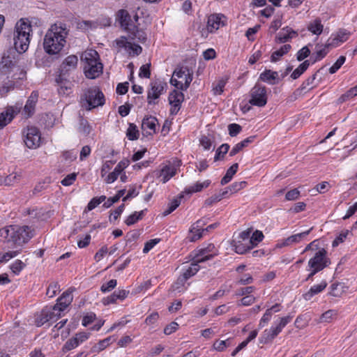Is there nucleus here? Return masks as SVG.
Returning <instances> with one entry per match:
<instances>
[{
	"label": "nucleus",
	"mask_w": 357,
	"mask_h": 357,
	"mask_svg": "<svg viewBox=\"0 0 357 357\" xmlns=\"http://www.w3.org/2000/svg\"><path fill=\"white\" fill-rule=\"evenodd\" d=\"M181 165V161L176 158L169 162V165L164 166L159 175L161 181L163 183L167 182L176 174L177 169L180 167Z\"/></svg>",
	"instance_id": "4468645a"
},
{
	"label": "nucleus",
	"mask_w": 357,
	"mask_h": 357,
	"mask_svg": "<svg viewBox=\"0 0 357 357\" xmlns=\"http://www.w3.org/2000/svg\"><path fill=\"white\" fill-rule=\"evenodd\" d=\"M186 282L187 281L180 275L176 281L172 285L171 290L176 294L184 292L188 289Z\"/></svg>",
	"instance_id": "2f4dec72"
},
{
	"label": "nucleus",
	"mask_w": 357,
	"mask_h": 357,
	"mask_svg": "<svg viewBox=\"0 0 357 357\" xmlns=\"http://www.w3.org/2000/svg\"><path fill=\"white\" fill-rule=\"evenodd\" d=\"M69 31L68 26L64 22H56L52 24L44 36L45 52L50 55L59 54L66 45Z\"/></svg>",
	"instance_id": "f257e3e1"
},
{
	"label": "nucleus",
	"mask_w": 357,
	"mask_h": 357,
	"mask_svg": "<svg viewBox=\"0 0 357 357\" xmlns=\"http://www.w3.org/2000/svg\"><path fill=\"white\" fill-rule=\"evenodd\" d=\"M246 185L245 181H240V182H234L230 186L227 188V189L230 191V192L235 193L238 190L243 189Z\"/></svg>",
	"instance_id": "bf43d9fd"
},
{
	"label": "nucleus",
	"mask_w": 357,
	"mask_h": 357,
	"mask_svg": "<svg viewBox=\"0 0 357 357\" xmlns=\"http://www.w3.org/2000/svg\"><path fill=\"white\" fill-rule=\"evenodd\" d=\"M259 79L271 85L278 84L280 81L278 72L271 70H265L261 73Z\"/></svg>",
	"instance_id": "b1692460"
},
{
	"label": "nucleus",
	"mask_w": 357,
	"mask_h": 357,
	"mask_svg": "<svg viewBox=\"0 0 357 357\" xmlns=\"http://www.w3.org/2000/svg\"><path fill=\"white\" fill-rule=\"evenodd\" d=\"M73 296L72 295V291L70 289L66 291L63 294L57 299L59 305H61L63 309H66L67 307L73 301Z\"/></svg>",
	"instance_id": "72a5a7b5"
},
{
	"label": "nucleus",
	"mask_w": 357,
	"mask_h": 357,
	"mask_svg": "<svg viewBox=\"0 0 357 357\" xmlns=\"http://www.w3.org/2000/svg\"><path fill=\"white\" fill-rule=\"evenodd\" d=\"M199 264V262H196L194 260V261L191 263L190 265L183 268L182 273L181 275L187 281L199 271L200 268Z\"/></svg>",
	"instance_id": "a878e982"
},
{
	"label": "nucleus",
	"mask_w": 357,
	"mask_h": 357,
	"mask_svg": "<svg viewBox=\"0 0 357 357\" xmlns=\"http://www.w3.org/2000/svg\"><path fill=\"white\" fill-rule=\"evenodd\" d=\"M169 102L170 105L181 106L184 100V95L182 92L174 90L169 95Z\"/></svg>",
	"instance_id": "473e14b6"
},
{
	"label": "nucleus",
	"mask_w": 357,
	"mask_h": 357,
	"mask_svg": "<svg viewBox=\"0 0 357 357\" xmlns=\"http://www.w3.org/2000/svg\"><path fill=\"white\" fill-rule=\"evenodd\" d=\"M167 83L162 81H155L151 84V89L148 91L147 100L149 105L155 104L153 100L158 99L164 92Z\"/></svg>",
	"instance_id": "dca6fc26"
},
{
	"label": "nucleus",
	"mask_w": 357,
	"mask_h": 357,
	"mask_svg": "<svg viewBox=\"0 0 357 357\" xmlns=\"http://www.w3.org/2000/svg\"><path fill=\"white\" fill-rule=\"evenodd\" d=\"M150 67L151 63L142 65L139 68V76L140 77L149 78L151 76Z\"/></svg>",
	"instance_id": "680f3d73"
},
{
	"label": "nucleus",
	"mask_w": 357,
	"mask_h": 357,
	"mask_svg": "<svg viewBox=\"0 0 357 357\" xmlns=\"http://www.w3.org/2000/svg\"><path fill=\"white\" fill-rule=\"evenodd\" d=\"M31 32V25L28 20L21 19L16 23L13 35L14 47L16 52L23 53L27 50Z\"/></svg>",
	"instance_id": "7ed1b4c3"
},
{
	"label": "nucleus",
	"mask_w": 357,
	"mask_h": 357,
	"mask_svg": "<svg viewBox=\"0 0 357 357\" xmlns=\"http://www.w3.org/2000/svg\"><path fill=\"white\" fill-rule=\"evenodd\" d=\"M19 253V251H9L5 253H0V262H6L10 259L16 257Z\"/></svg>",
	"instance_id": "e2e57ef3"
},
{
	"label": "nucleus",
	"mask_w": 357,
	"mask_h": 357,
	"mask_svg": "<svg viewBox=\"0 0 357 357\" xmlns=\"http://www.w3.org/2000/svg\"><path fill=\"white\" fill-rule=\"evenodd\" d=\"M25 267L24 263H23L21 260L17 259L15 260L11 265L10 269L13 273L15 275H18L20 271Z\"/></svg>",
	"instance_id": "6e6d98bb"
},
{
	"label": "nucleus",
	"mask_w": 357,
	"mask_h": 357,
	"mask_svg": "<svg viewBox=\"0 0 357 357\" xmlns=\"http://www.w3.org/2000/svg\"><path fill=\"white\" fill-rule=\"evenodd\" d=\"M38 100V93L33 91L29 97L22 111V114L25 118H29L34 114Z\"/></svg>",
	"instance_id": "a211bd4d"
},
{
	"label": "nucleus",
	"mask_w": 357,
	"mask_h": 357,
	"mask_svg": "<svg viewBox=\"0 0 357 357\" xmlns=\"http://www.w3.org/2000/svg\"><path fill=\"white\" fill-rule=\"evenodd\" d=\"M211 184L210 180H206L203 182H197L193 185L186 188L183 192L186 194H192L198 192H201L203 189L206 188Z\"/></svg>",
	"instance_id": "c85d7f7f"
},
{
	"label": "nucleus",
	"mask_w": 357,
	"mask_h": 357,
	"mask_svg": "<svg viewBox=\"0 0 357 357\" xmlns=\"http://www.w3.org/2000/svg\"><path fill=\"white\" fill-rule=\"evenodd\" d=\"M307 29L313 34L320 35L323 31V25L321 20L317 19L309 24Z\"/></svg>",
	"instance_id": "ea45409f"
},
{
	"label": "nucleus",
	"mask_w": 357,
	"mask_h": 357,
	"mask_svg": "<svg viewBox=\"0 0 357 357\" xmlns=\"http://www.w3.org/2000/svg\"><path fill=\"white\" fill-rule=\"evenodd\" d=\"M218 255V250L212 243L208 244L206 247L201 248L196 251L193 260L202 263L213 259Z\"/></svg>",
	"instance_id": "ddd939ff"
},
{
	"label": "nucleus",
	"mask_w": 357,
	"mask_h": 357,
	"mask_svg": "<svg viewBox=\"0 0 357 357\" xmlns=\"http://www.w3.org/2000/svg\"><path fill=\"white\" fill-rule=\"evenodd\" d=\"M106 197L102 195L99 197H93L87 205V210L91 211L98 206L100 203L105 201Z\"/></svg>",
	"instance_id": "3c124183"
},
{
	"label": "nucleus",
	"mask_w": 357,
	"mask_h": 357,
	"mask_svg": "<svg viewBox=\"0 0 357 357\" xmlns=\"http://www.w3.org/2000/svg\"><path fill=\"white\" fill-rule=\"evenodd\" d=\"M350 33L345 29L340 30L333 38L331 42H329V45L331 47H337L341 43L347 41L349 39Z\"/></svg>",
	"instance_id": "bb28decb"
},
{
	"label": "nucleus",
	"mask_w": 357,
	"mask_h": 357,
	"mask_svg": "<svg viewBox=\"0 0 357 357\" xmlns=\"http://www.w3.org/2000/svg\"><path fill=\"white\" fill-rule=\"evenodd\" d=\"M60 290V286L57 282H52L47 289V295L50 298H52L56 296L57 291Z\"/></svg>",
	"instance_id": "4d7b16f0"
},
{
	"label": "nucleus",
	"mask_w": 357,
	"mask_h": 357,
	"mask_svg": "<svg viewBox=\"0 0 357 357\" xmlns=\"http://www.w3.org/2000/svg\"><path fill=\"white\" fill-rule=\"evenodd\" d=\"M116 47L119 49H124L130 56H135L139 55L142 52L140 45L128 41L126 37H121L115 40Z\"/></svg>",
	"instance_id": "f8f14e48"
},
{
	"label": "nucleus",
	"mask_w": 357,
	"mask_h": 357,
	"mask_svg": "<svg viewBox=\"0 0 357 357\" xmlns=\"http://www.w3.org/2000/svg\"><path fill=\"white\" fill-rule=\"evenodd\" d=\"M227 23V18L222 14H212L208 17L207 31L213 33L220 27L225 26Z\"/></svg>",
	"instance_id": "2eb2a0df"
},
{
	"label": "nucleus",
	"mask_w": 357,
	"mask_h": 357,
	"mask_svg": "<svg viewBox=\"0 0 357 357\" xmlns=\"http://www.w3.org/2000/svg\"><path fill=\"white\" fill-rule=\"evenodd\" d=\"M15 54V50L13 49L3 54L0 63V73L1 74L8 75L15 68L16 60Z\"/></svg>",
	"instance_id": "9b49d317"
},
{
	"label": "nucleus",
	"mask_w": 357,
	"mask_h": 357,
	"mask_svg": "<svg viewBox=\"0 0 357 357\" xmlns=\"http://www.w3.org/2000/svg\"><path fill=\"white\" fill-rule=\"evenodd\" d=\"M293 317L287 315L279 318L275 321L271 327L268 329H265L261 333L259 341L261 344H268L273 342V340L278 335L282 329L291 321Z\"/></svg>",
	"instance_id": "0eeeda50"
},
{
	"label": "nucleus",
	"mask_w": 357,
	"mask_h": 357,
	"mask_svg": "<svg viewBox=\"0 0 357 357\" xmlns=\"http://www.w3.org/2000/svg\"><path fill=\"white\" fill-rule=\"evenodd\" d=\"M34 236V230L29 226L9 225L0 229V238L8 243L22 246Z\"/></svg>",
	"instance_id": "f03ea898"
},
{
	"label": "nucleus",
	"mask_w": 357,
	"mask_h": 357,
	"mask_svg": "<svg viewBox=\"0 0 357 357\" xmlns=\"http://www.w3.org/2000/svg\"><path fill=\"white\" fill-rule=\"evenodd\" d=\"M264 238V234L262 231L256 230L252 233L250 236V239L249 240V243L252 245V248H253L255 246H257L259 243H260Z\"/></svg>",
	"instance_id": "a18cd8bd"
},
{
	"label": "nucleus",
	"mask_w": 357,
	"mask_h": 357,
	"mask_svg": "<svg viewBox=\"0 0 357 357\" xmlns=\"http://www.w3.org/2000/svg\"><path fill=\"white\" fill-rule=\"evenodd\" d=\"M82 100H85L88 110L102 106L105 101L103 93L97 86L86 89L83 95Z\"/></svg>",
	"instance_id": "6e6552de"
},
{
	"label": "nucleus",
	"mask_w": 357,
	"mask_h": 357,
	"mask_svg": "<svg viewBox=\"0 0 357 357\" xmlns=\"http://www.w3.org/2000/svg\"><path fill=\"white\" fill-rule=\"evenodd\" d=\"M346 61V58L344 56H340L335 63L329 68V73L331 74H334L336 73L341 66L344 64Z\"/></svg>",
	"instance_id": "603ef678"
},
{
	"label": "nucleus",
	"mask_w": 357,
	"mask_h": 357,
	"mask_svg": "<svg viewBox=\"0 0 357 357\" xmlns=\"http://www.w3.org/2000/svg\"><path fill=\"white\" fill-rule=\"evenodd\" d=\"M291 49V46L289 44L283 45L280 47V48L278 50L274 51L272 53L271 61L272 62L278 61L282 56L286 54Z\"/></svg>",
	"instance_id": "f704fd0d"
},
{
	"label": "nucleus",
	"mask_w": 357,
	"mask_h": 357,
	"mask_svg": "<svg viewBox=\"0 0 357 357\" xmlns=\"http://www.w3.org/2000/svg\"><path fill=\"white\" fill-rule=\"evenodd\" d=\"M308 250L317 251L314 257L308 261V266L310 268H316L321 271L330 264V260L326 257V250L324 248H319V240H314L309 243L305 247L303 252H307Z\"/></svg>",
	"instance_id": "39448f33"
},
{
	"label": "nucleus",
	"mask_w": 357,
	"mask_h": 357,
	"mask_svg": "<svg viewBox=\"0 0 357 357\" xmlns=\"http://www.w3.org/2000/svg\"><path fill=\"white\" fill-rule=\"evenodd\" d=\"M310 54L309 48L305 46L301 49L297 53V59L301 61L307 58Z\"/></svg>",
	"instance_id": "774afa93"
},
{
	"label": "nucleus",
	"mask_w": 357,
	"mask_h": 357,
	"mask_svg": "<svg viewBox=\"0 0 357 357\" xmlns=\"http://www.w3.org/2000/svg\"><path fill=\"white\" fill-rule=\"evenodd\" d=\"M20 175L17 173H12L3 178L5 185H11L19 181Z\"/></svg>",
	"instance_id": "8fccbe9b"
},
{
	"label": "nucleus",
	"mask_w": 357,
	"mask_h": 357,
	"mask_svg": "<svg viewBox=\"0 0 357 357\" xmlns=\"http://www.w3.org/2000/svg\"><path fill=\"white\" fill-rule=\"evenodd\" d=\"M77 177V174L75 173H72L67 175L62 181L61 184L64 186H69L73 183Z\"/></svg>",
	"instance_id": "338daca9"
},
{
	"label": "nucleus",
	"mask_w": 357,
	"mask_h": 357,
	"mask_svg": "<svg viewBox=\"0 0 357 357\" xmlns=\"http://www.w3.org/2000/svg\"><path fill=\"white\" fill-rule=\"evenodd\" d=\"M326 286L327 282L326 281H322L320 284L313 285L306 293L303 294V298L305 301H310L314 296L324 290Z\"/></svg>",
	"instance_id": "393cba45"
},
{
	"label": "nucleus",
	"mask_w": 357,
	"mask_h": 357,
	"mask_svg": "<svg viewBox=\"0 0 357 357\" xmlns=\"http://www.w3.org/2000/svg\"><path fill=\"white\" fill-rule=\"evenodd\" d=\"M79 342L76 337H74L68 340L63 346V349L66 351L72 350L79 346Z\"/></svg>",
	"instance_id": "0e129e2a"
},
{
	"label": "nucleus",
	"mask_w": 357,
	"mask_h": 357,
	"mask_svg": "<svg viewBox=\"0 0 357 357\" xmlns=\"http://www.w3.org/2000/svg\"><path fill=\"white\" fill-rule=\"evenodd\" d=\"M255 138V136H250L245 139L244 140L241 141V142L236 144L229 152V155L234 156L236 154H237L238 152L242 151L245 147H247L250 143H252L254 141Z\"/></svg>",
	"instance_id": "7c9ffc66"
},
{
	"label": "nucleus",
	"mask_w": 357,
	"mask_h": 357,
	"mask_svg": "<svg viewBox=\"0 0 357 357\" xmlns=\"http://www.w3.org/2000/svg\"><path fill=\"white\" fill-rule=\"evenodd\" d=\"M205 225L206 221L201 219L197 220L191 226L188 236V238L191 242H195L202 237L203 234L205 231L203 227Z\"/></svg>",
	"instance_id": "f3484780"
},
{
	"label": "nucleus",
	"mask_w": 357,
	"mask_h": 357,
	"mask_svg": "<svg viewBox=\"0 0 357 357\" xmlns=\"http://www.w3.org/2000/svg\"><path fill=\"white\" fill-rule=\"evenodd\" d=\"M183 197V195H181L178 197L174 199L168 204L167 208L163 212V215L166 216L172 213L180 204L181 199Z\"/></svg>",
	"instance_id": "c03bdc74"
},
{
	"label": "nucleus",
	"mask_w": 357,
	"mask_h": 357,
	"mask_svg": "<svg viewBox=\"0 0 357 357\" xmlns=\"http://www.w3.org/2000/svg\"><path fill=\"white\" fill-rule=\"evenodd\" d=\"M78 59L75 55H70L67 56L61 63L59 70L60 75L56 79V82L59 84L58 91L59 93H66L70 89L69 82L63 80L62 77L69 72L74 70L77 68Z\"/></svg>",
	"instance_id": "423d86ee"
},
{
	"label": "nucleus",
	"mask_w": 357,
	"mask_h": 357,
	"mask_svg": "<svg viewBox=\"0 0 357 357\" xmlns=\"http://www.w3.org/2000/svg\"><path fill=\"white\" fill-rule=\"evenodd\" d=\"M20 107H9L6 110L0 114V129H2L10 123L14 116L20 112Z\"/></svg>",
	"instance_id": "6ab92c4d"
},
{
	"label": "nucleus",
	"mask_w": 357,
	"mask_h": 357,
	"mask_svg": "<svg viewBox=\"0 0 357 357\" xmlns=\"http://www.w3.org/2000/svg\"><path fill=\"white\" fill-rule=\"evenodd\" d=\"M337 315V311L335 310H329L321 314L319 319L320 322L329 323Z\"/></svg>",
	"instance_id": "49530a36"
},
{
	"label": "nucleus",
	"mask_w": 357,
	"mask_h": 357,
	"mask_svg": "<svg viewBox=\"0 0 357 357\" xmlns=\"http://www.w3.org/2000/svg\"><path fill=\"white\" fill-rule=\"evenodd\" d=\"M130 33V37L132 40H137L139 42L144 43L146 40V35L145 32L142 30L138 29L136 26L135 30H130L128 31Z\"/></svg>",
	"instance_id": "a19ab883"
},
{
	"label": "nucleus",
	"mask_w": 357,
	"mask_h": 357,
	"mask_svg": "<svg viewBox=\"0 0 357 357\" xmlns=\"http://www.w3.org/2000/svg\"><path fill=\"white\" fill-rule=\"evenodd\" d=\"M84 62V74L87 78L95 79L102 72V64L100 62L99 55L94 50L84 52L82 56Z\"/></svg>",
	"instance_id": "20e7f679"
},
{
	"label": "nucleus",
	"mask_w": 357,
	"mask_h": 357,
	"mask_svg": "<svg viewBox=\"0 0 357 357\" xmlns=\"http://www.w3.org/2000/svg\"><path fill=\"white\" fill-rule=\"evenodd\" d=\"M313 227H311L310 229L305 231L289 236L288 238L279 243L278 245V247L282 248L285 246H289L294 243H299L310 233Z\"/></svg>",
	"instance_id": "aec40b11"
},
{
	"label": "nucleus",
	"mask_w": 357,
	"mask_h": 357,
	"mask_svg": "<svg viewBox=\"0 0 357 357\" xmlns=\"http://www.w3.org/2000/svg\"><path fill=\"white\" fill-rule=\"evenodd\" d=\"M238 168V163L233 164L227 171L226 174L221 179V185H224L228 183L232 178L233 176L236 173Z\"/></svg>",
	"instance_id": "c9c22d12"
},
{
	"label": "nucleus",
	"mask_w": 357,
	"mask_h": 357,
	"mask_svg": "<svg viewBox=\"0 0 357 357\" xmlns=\"http://www.w3.org/2000/svg\"><path fill=\"white\" fill-rule=\"evenodd\" d=\"M310 61L305 60L304 62L301 63L299 66L296 68L291 75V77L293 79L298 78L309 67Z\"/></svg>",
	"instance_id": "4c0bfd02"
},
{
	"label": "nucleus",
	"mask_w": 357,
	"mask_h": 357,
	"mask_svg": "<svg viewBox=\"0 0 357 357\" xmlns=\"http://www.w3.org/2000/svg\"><path fill=\"white\" fill-rule=\"evenodd\" d=\"M329 47H331V45H329V43H326L324 47L320 50H318L316 52L315 56L312 55L310 58V59H313L312 61V63H315L316 61H320L324 57L326 56V55L328 52V48Z\"/></svg>",
	"instance_id": "58836bf2"
},
{
	"label": "nucleus",
	"mask_w": 357,
	"mask_h": 357,
	"mask_svg": "<svg viewBox=\"0 0 357 357\" xmlns=\"http://www.w3.org/2000/svg\"><path fill=\"white\" fill-rule=\"evenodd\" d=\"M356 96H357V85L355 86L354 87L351 88L346 93L342 94L338 98V102L342 103L344 102H346V101L354 98Z\"/></svg>",
	"instance_id": "37998d69"
},
{
	"label": "nucleus",
	"mask_w": 357,
	"mask_h": 357,
	"mask_svg": "<svg viewBox=\"0 0 357 357\" xmlns=\"http://www.w3.org/2000/svg\"><path fill=\"white\" fill-rule=\"evenodd\" d=\"M340 287H342V285L338 283L332 284L331 286V291L329 294L335 297L340 296L342 294V289H340Z\"/></svg>",
	"instance_id": "69168bd1"
},
{
	"label": "nucleus",
	"mask_w": 357,
	"mask_h": 357,
	"mask_svg": "<svg viewBox=\"0 0 357 357\" xmlns=\"http://www.w3.org/2000/svg\"><path fill=\"white\" fill-rule=\"evenodd\" d=\"M249 102L252 105L264 107L267 103V89L265 86L256 84L250 91Z\"/></svg>",
	"instance_id": "1a4fd4ad"
},
{
	"label": "nucleus",
	"mask_w": 357,
	"mask_h": 357,
	"mask_svg": "<svg viewBox=\"0 0 357 357\" xmlns=\"http://www.w3.org/2000/svg\"><path fill=\"white\" fill-rule=\"evenodd\" d=\"M351 234V231L348 229H345L342 231L340 234L337 236V238L333 242V246L335 247L338 245L339 243H342L347 237Z\"/></svg>",
	"instance_id": "5fc2aeb1"
},
{
	"label": "nucleus",
	"mask_w": 357,
	"mask_h": 357,
	"mask_svg": "<svg viewBox=\"0 0 357 357\" xmlns=\"http://www.w3.org/2000/svg\"><path fill=\"white\" fill-rule=\"evenodd\" d=\"M145 211L146 210H142L139 212H134L127 218V219L125 220V223L128 226L134 225L137 221L142 219L143 216L144 215Z\"/></svg>",
	"instance_id": "e433bc0d"
},
{
	"label": "nucleus",
	"mask_w": 357,
	"mask_h": 357,
	"mask_svg": "<svg viewBox=\"0 0 357 357\" xmlns=\"http://www.w3.org/2000/svg\"><path fill=\"white\" fill-rule=\"evenodd\" d=\"M116 284H117L116 280H114V279L110 280L109 282H107V283H104L101 286L100 291L103 293L109 292L116 287Z\"/></svg>",
	"instance_id": "864d4df0"
},
{
	"label": "nucleus",
	"mask_w": 357,
	"mask_h": 357,
	"mask_svg": "<svg viewBox=\"0 0 357 357\" xmlns=\"http://www.w3.org/2000/svg\"><path fill=\"white\" fill-rule=\"evenodd\" d=\"M298 33L289 26L284 27L278 33L275 38V40L280 43H284L289 41L291 39L296 38Z\"/></svg>",
	"instance_id": "4be33fe9"
},
{
	"label": "nucleus",
	"mask_w": 357,
	"mask_h": 357,
	"mask_svg": "<svg viewBox=\"0 0 357 357\" xmlns=\"http://www.w3.org/2000/svg\"><path fill=\"white\" fill-rule=\"evenodd\" d=\"M229 145L222 144L217 150L214 157V161H218L223 158L224 155L228 152Z\"/></svg>",
	"instance_id": "de8ad7c7"
},
{
	"label": "nucleus",
	"mask_w": 357,
	"mask_h": 357,
	"mask_svg": "<svg viewBox=\"0 0 357 357\" xmlns=\"http://www.w3.org/2000/svg\"><path fill=\"white\" fill-rule=\"evenodd\" d=\"M119 17L121 26H123L127 31L135 30L136 25L131 20V17L127 10H120L119 11Z\"/></svg>",
	"instance_id": "412c9836"
},
{
	"label": "nucleus",
	"mask_w": 357,
	"mask_h": 357,
	"mask_svg": "<svg viewBox=\"0 0 357 357\" xmlns=\"http://www.w3.org/2000/svg\"><path fill=\"white\" fill-rule=\"evenodd\" d=\"M157 121V119L154 116H146L142 120V129L144 131L149 132V134H151V132H155Z\"/></svg>",
	"instance_id": "cd10ccee"
},
{
	"label": "nucleus",
	"mask_w": 357,
	"mask_h": 357,
	"mask_svg": "<svg viewBox=\"0 0 357 357\" xmlns=\"http://www.w3.org/2000/svg\"><path fill=\"white\" fill-rule=\"evenodd\" d=\"M226 84V80L222 79L218 80L217 82L213 84L212 91L214 95H220L223 91Z\"/></svg>",
	"instance_id": "09e8293b"
},
{
	"label": "nucleus",
	"mask_w": 357,
	"mask_h": 357,
	"mask_svg": "<svg viewBox=\"0 0 357 357\" xmlns=\"http://www.w3.org/2000/svg\"><path fill=\"white\" fill-rule=\"evenodd\" d=\"M233 246L234 247L235 252L240 255L245 254L252 248V245L249 242L242 241L238 239L233 240Z\"/></svg>",
	"instance_id": "c756f323"
},
{
	"label": "nucleus",
	"mask_w": 357,
	"mask_h": 357,
	"mask_svg": "<svg viewBox=\"0 0 357 357\" xmlns=\"http://www.w3.org/2000/svg\"><path fill=\"white\" fill-rule=\"evenodd\" d=\"M228 130L231 137H235L241 132L242 127L237 123H231L228 126Z\"/></svg>",
	"instance_id": "13d9d810"
},
{
	"label": "nucleus",
	"mask_w": 357,
	"mask_h": 357,
	"mask_svg": "<svg viewBox=\"0 0 357 357\" xmlns=\"http://www.w3.org/2000/svg\"><path fill=\"white\" fill-rule=\"evenodd\" d=\"M24 142L29 149H36L40 146V132L39 130L34 126H28L23 131Z\"/></svg>",
	"instance_id": "9d476101"
},
{
	"label": "nucleus",
	"mask_w": 357,
	"mask_h": 357,
	"mask_svg": "<svg viewBox=\"0 0 357 357\" xmlns=\"http://www.w3.org/2000/svg\"><path fill=\"white\" fill-rule=\"evenodd\" d=\"M79 131L84 135H88L91 131V127L86 120L82 119L79 123Z\"/></svg>",
	"instance_id": "052dcab7"
},
{
	"label": "nucleus",
	"mask_w": 357,
	"mask_h": 357,
	"mask_svg": "<svg viewBox=\"0 0 357 357\" xmlns=\"http://www.w3.org/2000/svg\"><path fill=\"white\" fill-rule=\"evenodd\" d=\"M126 136L129 140H136L139 137V132L137 127L134 123H129L126 131Z\"/></svg>",
	"instance_id": "79ce46f5"
},
{
	"label": "nucleus",
	"mask_w": 357,
	"mask_h": 357,
	"mask_svg": "<svg viewBox=\"0 0 357 357\" xmlns=\"http://www.w3.org/2000/svg\"><path fill=\"white\" fill-rule=\"evenodd\" d=\"M129 291L125 289H119L115 291L110 296L104 298L102 300V303L105 305H109L110 303H114L117 300L123 301L124 300L128 295Z\"/></svg>",
	"instance_id": "5701e85b"
}]
</instances>
